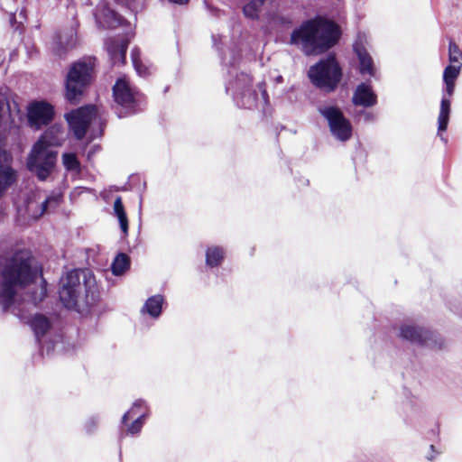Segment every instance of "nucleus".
Returning <instances> with one entry per match:
<instances>
[{
	"label": "nucleus",
	"instance_id": "obj_1",
	"mask_svg": "<svg viewBox=\"0 0 462 462\" xmlns=\"http://www.w3.org/2000/svg\"><path fill=\"white\" fill-rule=\"evenodd\" d=\"M32 262L31 253L27 250H18L0 259V306L4 311L11 310L14 306L18 290L38 277L39 269Z\"/></svg>",
	"mask_w": 462,
	"mask_h": 462
},
{
	"label": "nucleus",
	"instance_id": "obj_2",
	"mask_svg": "<svg viewBox=\"0 0 462 462\" xmlns=\"http://www.w3.org/2000/svg\"><path fill=\"white\" fill-rule=\"evenodd\" d=\"M60 300L65 308L85 313L98 300L95 277L88 269H75L60 279Z\"/></svg>",
	"mask_w": 462,
	"mask_h": 462
},
{
	"label": "nucleus",
	"instance_id": "obj_3",
	"mask_svg": "<svg viewBox=\"0 0 462 462\" xmlns=\"http://www.w3.org/2000/svg\"><path fill=\"white\" fill-rule=\"evenodd\" d=\"M339 39L336 23L321 17L304 21L291 33L290 43L300 46L310 55L321 54L332 48Z\"/></svg>",
	"mask_w": 462,
	"mask_h": 462
},
{
	"label": "nucleus",
	"instance_id": "obj_4",
	"mask_svg": "<svg viewBox=\"0 0 462 462\" xmlns=\"http://www.w3.org/2000/svg\"><path fill=\"white\" fill-rule=\"evenodd\" d=\"M230 65L229 79L226 85V93L232 95L239 107L246 109L261 107L264 111L269 101L264 83H259L256 88H253L251 77L244 72L238 73L234 63Z\"/></svg>",
	"mask_w": 462,
	"mask_h": 462
},
{
	"label": "nucleus",
	"instance_id": "obj_5",
	"mask_svg": "<svg viewBox=\"0 0 462 462\" xmlns=\"http://www.w3.org/2000/svg\"><path fill=\"white\" fill-rule=\"evenodd\" d=\"M52 132L53 130L43 133L27 158L28 170L42 181L50 177L56 165L58 152L52 148L60 145V138H50Z\"/></svg>",
	"mask_w": 462,
	"mask_h": 462
},
{
	"label": "nucleus",
	"instance_id": "obj_6",
	"mask_svg": "<svg viewBox=\"0 0 462 462\" xmlns=\"http://www.w3.org/2000/svg\"><path fill=\"white\" fill-rule=\"evenodd\" d=\"M95 58L88 57L74 63L66 79V98L72 104L79 102L92 80Z\"/></svg>",
	"mask_w": 462,
	"mask_h": 462
},
{
	"label": "nucleus",
	"instance_id": "obj_7",
	"mask_svg": "<svg viewBox=\"0 0 462 462\" xmlns=\"http://www.w3.org/2000/svg\"><path fill=\"white\" fill-rule=\"evenodd\" d=\"M22 119L23 113L9 89L0 88V128L17 126ZM10 161L11 155L3 149V136L0 133V168L9 164Z\"/></svg>",
	"mask_w": 462,
	"mask_h": 462
},
{
	"label": "nucleus",
	"instance_id": "obj_8",
	"mask_svg": "<svg viewBox=\"0 0 462 462\" xmlns=\"http://www.w3.org/2000/svg\"><path fill=\"white\" fill-rule=\"evenodd\" d=\"M309 77L315 86L327 92H331L337 87L341 79V68L335 57L330 55L311 66Z\"/></svg>",
	"mask_w": 462,
	"mask_h": 462
},
{
	"label": "nucleus",
	"instance_id": "obj_9",
	"mask_svg": "<svg viewBox=\"0 0 462 462\" xmlns=\"http://www.w3.org/2000/svg\"><path fill=\"white\" fill-rule=\"evenodd\" d=\"M116 103L121 107L119 117L135 114L142 110L143 95L133 88L125 79H118L113 87Z\"/></svg>",
	"mask_w": 462,
	"mask_h": 462
},
{
	"label": "nucleus",
	"instance_id": "obj_10",
	"mask_svg": "<svg viewBox=\"0 0 462 462\" xmlns=\"http://www.w3.org/2000/svg\"><path fill=\"white\" fill-rule=\"evenodd\" d=\"M319 112L327 120L329 130L336 139L346 142L351 138V123L338 107L321 106L319 107Z\"/></svg>",
	"mask_w": 462,
	"mask_h": 462
},
{
	"label": "nucleus",
	"instance_id": "obj_11",
	"mask_svg": "<svg viewBox=\"0 0 462 462\" xmlns=\"http://www.w3.org/2000/svg\"><path fill=\"white\" fill-rule=\"evenodd\" d=\"M400 337L418 346H425L432 348H440L442 339L429 329L409 323L400 328Z\"/></svg>",
	"mask_w": 462,
	"mask_h": 462
},
{
	"label": "nucleus",
	"instance_id": "obj_12",
	"mask_svg": "<svg viewBox=\"0 0 462 462\" xmlns=\"http://www.w3.org/2000/svg\"><path fill=\"white\" fill-rule=\"evenodd\" d=\"M97 110L95 106H86L72 110L65 117L69 129L78 140H81L86 135L90 123L96 119Z\"/></svg>",
	"mask_w": 462,
	"mask_h": 462
},
{
	"label": "nucleus",
	"instance_id": "obj_13",
	"mask_svg": "<svg viewBox=\"0 0 462 462\" xmlns=\"http://www.w3.org/2000/svg\"><path fill=\"white\" fill-rule=\"evenodd\" d=\"M54 117V107L46 101H34L28 106L29 125L36 128L49 125Z\"/></svg>",
	"mask_w": 462,
	"mask_h": 462
},
{
	"label": "nucleus",
	"instance_id": "obj_14",
	"mask_svg": "<svg viewBox=\"0 0 462 462\" xmlns=\"http://www.w3.org/2000/svg\"><path fill=\"white\" fill-rule=\"evenodd\" d=\"M41 191L33 194V199H30L27 202V211L32 218L37 219L45 212L56 208L61 200L60 195L45 197L43 199Z\"/></svg>",
	"mask_w": 462,
	"mask_h": 462
},
{
	"label": "nucleus",
	"instance_id": "obj_15",
	"mask_svg": "<svg viewBox=\"0 0 462 462\" xmlns=\"http://www.w3.org/2000/svg\"><path fill=\"white\" fill-rule=\"evenodd\" d=\"M97 23L103 28H113L120 25L123 22L122 16L108 7L106 1H101L94 13Z\"/></svg>",
	"mask_w": 462,
	"mask_h": 462
},
{
	"label": "nucleus",
	"instance_id": "obj_16",
	"mask_svg": "<svg viewBox=\"0 0 462 462\" xmlns=\"http://www.w3.org/2000/svg\"><path fill=\"white\" fill-rule=\"evenodd\" d=\"M127 47L128 41L125 39L111 38L106 42V48L114 66L125 64Z\"/></svg>",
	"mask_w": 462,
	"mask_h": 462
},
{
	"label": "nucleus",
	"instance_id": "obj_17",
	"mask_svg": "<svg viewBox=\"0 0 462 462\" xmlns=\"http://www.w3.org/2000/svg\"><path fill=\"white\" fill-rule=\"evenodd\" d=\"M352 101L356 106L369 107L376 104L377 97L369 85L361 83L357 86L353 95Z\"/></svg>",
	"mask_w": 462,
	"mask_h": 462
},
{
	"label": "nucleus",
	"instance_id": "obj_18",
	"mask_svg": "<svg viewBox=\"0 0 462 462\" xmlns=\"http://www.w3.org/2000/svg\"><path fill=\"white\" fill-rule=\"evenodd\" d=\"M354 50L358 57L360 63L361 74H368L369 76L375 75V69L372 57L367 53L365 49L362 47L358 42L354 44Z\"/></svg>",
	"mask_w": 462,
	"mask_h": 462
},
{
	"label": "nucleus",
	"instance_id": "obj_19",
	"mask_svg": "<svg viewBox=\"0 0 462 462\" xmlns=\"http://www.w3.org/2000/svg\"><path fill=\"white\" fill-rule=\"evenodd\" d=\"M263 21L265 23L267 29H278L285 26H289L291 21L289 17L281 14L276 10H269L263 15Z\"/></svg>",
	"mask_w": 462,
	"mask_h": 462
},
{
	"label": "nucleus",
	"instance_id": "obj_20",
	"mask_svg": "<svg viewBox=\"0 0 462 462\" xmlns=\"http://www.w3.org/2000/svg\"><path fill=\"white\" fill-rule=\"evenodd\" d=\"M76 33L72 30L64 34H58L54 42L55 52L59 56L63 55L67 51L72 49L76 45Z\"/></svg>",
	"mask_w": 462,
	"mask_h": 462
},
{
	"label": "nucleus",
	"instance_id": "obj_21",
	"mask_svg": "<svg viewBox=\"0 0 462 462\" xmlns=\"http://www.w3.org/2000/svg\"><path fill=\"white\" fill-rule=\"evenodd\" d=\"M450 114V100L448 97H443L440 103V110L438 117V134L441 137L442 140H445L442 137L441 133L446 131L449 120Z\"/></svg>",
	"mask_w": 462,
	"mask_h": 462
},
{
	"label": "nucleus",
	"instance_id": "obj_22",
	"mask_svg": "<svg viewBox=\"0 0 462 462\" xmlns=\"http://www.w3.org/2000/svg\"><path fill=\"white\" fill-rule=\"evenodd\" d=\"M16 180V171L6 164L0 168V197L10 188Z\"/></svg>",
	"mask_w": 462,
	"mask_h": 462
},
{
	"label": "nucleus",
	"instance_id": "obj_23",
	"mask_svg": "<svg viewBox=\"0 0 462 462\" xmlns=\"http://www.w3.org/2000/svg\"><path fill=\"white\" fill-rule=\"evenodd\" d=\"M30 325L34 331L38 342H40L41 337L44 336L51 328L49 319L42 314L35 315L31 319Z\"/></svg>",
	"mask_w": 462,
	"mask_h": 462
},
{
	"label": "nucleus",
	"instance_id": "obj_24",
	"mask_svg": "<svg viewBox=\"0 0 462 462\" xmlns=\"http://www.w3.org/2000/svg\"><path fill=\"white\" fill-rule=\"evenodd\" d=\"M264 6V0H251L243 7V14L251 20H259Z\"/></svg>",
	"mask_w": 462,
	"mask_h": 462
},
{
	"label": "nucleus",
	"instance_id": "obj_25",
	"mask_svg": "<svg viewBox=\"0 0 462 462\" xmlns=\"http://www.w3.org/2000/svg\"><path fill=\"white\" fill-rule=\"evenodd\" d=\"M162 302L163 298L162 295L152 296L146 300L142 311H146L152 317L158 318L162 312Z\"/></svg>",
	"mask_w": 462,
	"mask_h": 462
},
{
	"label": "nucleus",
	"instance_id": "obj_26",
	"mask_svg": "<svg viewBox=\"0 0 462 462\" xmlns=\"http://www.w3.org/2000/svg\"><path fill=\"white\" fill-rule=\"evenodd\" d=\"M114 214L117 217L120 228L125 235L128 233V219L121 197H117L114 202Z\"/></svg>",
	"mask_w": 462,
	"mask_h": 462
},
{
	"label": "nucleus",
	"instance_id": "obj_27",
	"mask_svg": "<svg viewBox=\"0 0 462 462\" xmlns=\"http://www.w3.org/2000/svg\"><path fill=\"white\" fill-rule=\"evenodd\" d=\"M224 258V251L218 246L210 247L206 253V263L210 267L220 264Z\"/></svg>",
	"mask_w": 462,
	"mask_h": 462
},
{
	"label": "nucleus",
	"instance_id": "obj_28",
	"mask_svg": "<svg viewBox=\"0 0 462 462\" xmlns=\"http://www.w3.org/2000/svg\"><path fill=\"white\" fill-rule=\"evenodd\" d=\"M130 265L129 257L125 254H119L112 263V272L115 275L123 274Z\"/></svg>",
	"mask_w": 462,
	"mask_h": 462
},
{
	"label": "nucleus",
	"instance_id": "obj_29",
	"mask_svg": "<svg viewBox=\"0 0 462 462\" xmlns=\"http://www.w3.org/2000/svg\"><path fill=\"white\" fill-rule=\"evenodd\" d=\"M448 59L450 63L461 65L462 64V51L458 46L452 41H449L448 46Z\"/></svg>",
	"mask_w": 462,
	"mask_h": 462
},
{
	"label": "nucleus",
	"instance_id": "obj_30",
	"mask_svg": "<svg viewBox=\"0 0 462 462\" xmlns=\"http://www.w3.org/2000/svg\"><path fill=\"white\" fill-rule=\"evenodd\" d=\"M131 55L133 65L137 74L141 77H146L149 74L148 68L142 63L138 51L133 50Z\"/></svg>",
	"mask_w": 462,
	"mask_h": 462
},
{
	"label": "nucleus",
	"instance_id": "obj_31",
	"mask_svg": "<svg viewBox=\"0 0 462 462\" xmlns=\"http://www.w3.org/2000/svg\"><path fill=\"white\" fill-rule=\"evenodd\" d=\"M62 162H63L64 167L68 171H79V162L74 153H64L62 155Z\"/></svg>",
	"mask_w": 462,
	"mask_h": 462
},
{
	"label": "nucleus",
	"instance_id": "obj_32",
	"mask_svg": "<svg viewBox=\"0 0 462 462\" xmlns=\"http://www.w3.org/2000/svg\"><path fill=\"white\" fill-rule=\"evenodd\" d=\"M460 70V65L451 64L448 65L443 73V80L444 82H454L457 78Z\"/></svg>",
	"mask_w": 462,
	"mask_h": 462
},
{
	"label": "nucleus",
	"instance_id": "obj_33",
	"mask_svg": "<svg viewBox=\"0 0 462 462\" xmlns=\"http://www.w3.org/2000/svg\"><path fill=\"white\" fill-rule=\"evenodd\" d=\"M144 405V402L143 400L136 401L132 408L124 414L122 418V423H125L128 419H132L134 417H138V415L143 414V412H140V409Z\"/></svg>",
	"mask_w": 462,
	"mask_h": 462
},
{
	"label": "nucleus",
	"instance_id": "obj_34",
	"mask_svg": "<svg viewBox=\"0 0 462 462\" xmlns=\"http://www.w3.org/2000/svg\"><path fill=\"white\" fill-rule=\"evenodd\" d=\"M147 417V413L138 415L134 420L130 424L127 429V432L130 434H137L141 431L142 427L144 423V420Z\"/></svg>",
	"mask_w": 462,
	"mask_h": 462
},
{
	"label": "nucleus",
	"instance_id": "obj_35",
	"mask_svg": "<svg viewBox=\"0 0 462 462\" xmlns=\"http://www.w3.org/2000/svg\"><path fill=\"white\" fill-rule=\"evenodd\" d=\"M128 9L133 13H138L142 11L145 6V0H125Z\"/></svg>",
	"mask_w": 462,
	"mask_h": 462
},
{
	"label": "nucleus",
	"instance_id": "obj_36",
	"mask_svg": "<svg viewBox=\"0 0 462 462\" xmlns=\"http://www.w3.org/2000/svg\"><path fill=\"white\" fill-rule=\"evenodd\" d=\"M53 130V132L51 134L50 138L55 139V138H60V145L62 144V142L64 141V134L62 131V128L60 125H54L50 127L47 131Z\"/></svg>",
	"mask_w": 462,
	"mask_h": 462
},
{
	"label": "nucleus",
	"instance_id": "obj_37",
	"mask_svg": "<svg viewBox=\"0 0 462 462\" xmlns=\"http://www.w3.org/2000/svg\"><path fill=\"white\" fill-rule=\"evenodd\" d=\"M98 424L97 418L91 417L85 423V430L88 433H92L96 430Z\"/></svg>",
	"mask_w": 462,
	"mask_h": 462
},
{
	"label": "nucleus",
	"instance_id": "obj_38",
	"mask_svg": "<svg viewBox=\"0 0 462 462\" xmlns=\"http://www.w3.org/2000/svg\"><path fill=\"white\" fill-rule=\"evenodd\" d=\"M46 296V288L44 286L42 287L41 292L39 296L34 294L32 295L31 300L33 305H36L39 301L42 300V299Z\"/></svg>",
	"mask_w": 462,
	"mask_h": 462
},
{
	"label": "nucleus",
	"instance_id": "obj_39",
	"mask_svg": "<svg viewBox=\"0 0 462 462\" xmlns=\"http://www.w3.org/2000/svg\"><path fill=\"white\" fill-rule=\"evenodd\" d=\"M445 85H446V93L448 97H451L453 95V92H454V88H455V83L454 82H445Z\"/></svg>",
	"mask_w": 462,
	"mask_h": 462
},
{
	"label": "nucleus",
	"instance_id": "obj_40",
	"mask_svg": "<svg viewBox=\"0 0 462 462\" xmlns=\"http://www.w3.org/2000/svg\"><path fill=\"white\" fill-rule=\"evenodd\" d=\"M171 3L177 4V5H186L188 4L189 0H168Z\"/></svg>",
	"mask_w": 462,
	"mask_h": 462
},
{
	"label": "nucleus",
	"instance_id": "obj_41",
	"mask_svg": "<svg viewBox=\"0 0 462 462\" xmlns=\"http://www.w3.org/2000/svg\"><path fill=\"white\" fill-rule=\"evenodd\" d=\"M374 119V116L371 113H365V121H373Z\"/></svg>",
	"mask_w": 462,
	"mask_h": 462
},
{
	"label": "nucleus",
	"instance_id": "obj_42",
	"mask_svg": "<svg viewBox=\"0 0 462 462\" xmlns=\"http://www.w3.org/2000/svg\"><path fill=\"white\" fill-rule=\"evenodd\" d=\"M81 1H82L83 5H91L90 0H81Z\"/></svg>",
	"mask_w": 462,
	"mask_h": 462
},
{
	"label": "nucleus",
	"instance_id": "obj_43",
	"mask_svg": "<svg viewBox=\"0 0 462 462\" xmlns=\"http://www.w3.org/2000/svg\"><path fill=\"white\" fill-rule=\"evenodd\" d=\"M275 80H276V82L281 83V82H282L283 79H282V76H278Z\"/></svg>",
	"mask_w": 462,
	"mask_h": 462
},
{
	"label": "nucleus",
	"instance_id": "obj_44",
	"mask_svg": "<svg viewBox=\"0 0 462 462\" xmlns=\"http://www.w3.org/2000/svg\"><path fill=\"white\" fill-rule=\"evenodd\" d=\"M222 60H223V62H224L226 65H227V63L229 62V61H227V60H226V58H223Z\"/></svg>",
	"mask_w": 462,
	"mask_h": 462
},
{
	"label": "nucleus",
	"instance_id": "obj_45",
	"mask_svg": "<svg viewBox=\"0 0 462 462\" xmlns=\"http://www.w3.org/2000/svg\"><path fill=\"white\" fill-rule=\"evenodd\" d=\"M245 97H249V91H247V88L245 89Z\"/></svg>",
	"mask_w": 462,
	"mask_h": 462
},
{
	"label": "nucleus",
	"instance_id": "obj_46",
	"mask_svg": "<svg viewBox=\"0 0 462 462\" xmlns=\"http://www.w3.org/2000/svg\"><path fill=\"white\" fill-rule=\"evenodd\" d=\"M427 458H428L429 460H432V459H433V457H431V456H430H430H428V457H427Z\"/></svg>",
	"mask_w": 462,
	"mask_h": 462
},
{
	"label": "nucleus",
	"instance_id": "obj_47",
	"mask_svg": "<svg viewBox=\"0 0 462 462\" xmlns=\"http://www.w3.org/2000/svg\"><path fill=\"white\" fill-rule=\"evenodd\" d=\"M430 449L434 450V446L433 445L430 446Z\"/></svg>",
	"mask_w": 462,
	"mask_h": 462
}]
</instances>
